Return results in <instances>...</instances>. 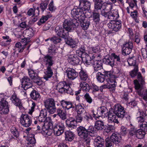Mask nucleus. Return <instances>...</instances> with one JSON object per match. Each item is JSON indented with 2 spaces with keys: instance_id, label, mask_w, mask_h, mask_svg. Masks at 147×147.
<instances>
[{
  "instance_id": "1",
  "label": "nucleus",
  "mask_w": 147,
  "mask_h": 147,
  "mask_svg": "<svg viewBox=\"0 0 147 147\" xmlns=\"http://www.w3.org/2000/svg\"><path fill=\"white\" fill-rule=\"evenodd\" d=\"M74 21L65 20L63 24V28L57 26L55 29V32L59 36L66 38L69 35V32L72 31L76 26Z\"/></svg>"
},
{
  "instance_id": "2",
  "label": "nucleus",
  "mask_w": 147,
  "mask_h": 147,
  "mask_svg": "<svg viewBox=\"0 0 147 147\" xmlns=\"http://www.w3.org/2000/svg\"><path fill=\"white\" fill-rule=\"evenodd\" d=\"M140 115L136 118L139 127L141 129L137 130L136 136L138 139H143L145 135V131H147V114L143 111H139Z\"/></svg>"
},
{
  "instance_id": "3",
  "label": "nucleus",
  "mask_w": 147,
  "mask_h": 147,
  "mask_svg": "<svg viewBox=\"0 0 147 147\" xmlns=\"http://www.w3.org/2000/svg\"><path fill=\"white\" fill-rule=\"evenodd\" d=\"M135 87L137 90V92L140 96L143 97V98L147 101V90H143L144 85L145 84L144 79L141 74L138 72L137 74V79L134 80Z\"/></svg>"
},
{
  "instance_id": "4",
  "label": "nucleus",
  "mask_w": 147,
  "mask_h": 147,
  "mask_svg": "<svg viewBox=\"0 0 147 147\" xmlns=\"http://www.w3.org/2000/svg\"><path fill=\"white\" fill-rule=\"evenodd\" d=\"M56 89L58 92L61 94L66 93L71 95L74 94L71 88L65 82H60L57 84Z\"/></svg>"
},
{
  "instance_id": "5",
  "label": "nucleus",
  "mask_w": 147,
  "mask_h": 147,
  "mask_svg": "<svg viewBox=\"0 0 147 147\" xmlns=\"http://www.w3.org/2000/svg\"><path fill=\"white\" fill-rule=\"evenodd\" d=\"M115 107V112L117 115L118 117L123 119L125 117L127 120H130V115L125 112L124 108L120 104H116Z\"/></svg>"
},
{
  "instance_id": "6",
  "label": "nucleus",
  "mask_w": 147,
  "mask_h": 147,
  "mask_svg": "<svg viewBox=\"0 0 147 147\" xmlns=\"http://www.w3.org/2000/svg\"><path fill=\"white\" fill-rule=\"evenodd\" d=\"M44 103L45 108L50 113L53 114L55 112V102L53 98H48L44 100Z\"/></svg>"
},
{
  "instance_id": "7",
  "label": "nucleus",
  "mask_w": 147,
  "mask_h": 147,
  "mask_svg": "<svg viewBox=\"0 0 147 147\" xmlns=\"http://www.w3.org/2000/svg\"><path fill=\"white\" fill-rule=\"evenodd\" d=\"M4 97V94L0 93V113L7 114L9 111L8 103Z\"/></svg>"
},
{
  "instance_id": "8",
  "label": "nucleus",
  "mask_w": 147,
  "mask_h": 147,
  "mask_svg": "<svg viewBox=\"0 0 147 147\" xmlns=\"http://www.w3.org/2000/svg\"><path fill=\"white\" fill-rule=\"evenodd\" d=\"M107 26L115 32L119 31L121 27V22L120 20H111L107 24Z\"/></svg>"
},
{
  "instance_id": "9",
  "label": "nucleus",
  "mask_w": 147,
  "mask_h": 147,
  "mask_svg": "<svg viewBox=\"0 0 147 147\" xmlns=\"http://www.w3.org/2000/svg\"><path fill=\"white\" fill-rule=\"evenodd\" d=\"M20 122L24 127H28L32 124V119L28 115L22 114L20 117Z\"/></svg>"
},
{
  "instance_id": "10",
  "label": "nucleus",
  "mask_w": 147,
  "mask_h": 147,
  "mask_svg": "<svg viewBox=\"0 0 147 147\" xmlns=\"http://www.w3.org/2000/svg\"><path fill=\"white\" fill-rule=\"evenodd\" d=\"M102 0L101 1H96L95 2V9H112L113 4L111 3H102Z\"/></svg>"
},
{
  "instance_id": "11",
  "label": "nucleus",
  "mask_w": 147,
  "mask_h": 147,
  "mask_svg": "<svg viewBox=\"0 0 147 147\" xmlns=\"http://www.w3.org/2000/svg\"><path fill=\"white\" fill-rule=\"evenodd\" d=\"M22 87L25 90L31 88L32 83L31 80L27 76H24L21 80Z\"/></svg>"
},
{
  "instance_id": "12",
  "label": "nucleus",
  "mask_w": 147,
  "mask_h": 147,
  "mask_svg": "<svg viewBox=\"0 0 147 147\" xmlns=\"http://www.w3.org/2000/svg\"><path fill=\"white\" fill-rule=\"evenodd\" d=\"M116 106V104H115L114 107V110L113 112H109V114L108 115V121L109 123H113L114 125L115 123L118 124L119 123V121L117 119H116L117 116V115L115 113V107Z\"/></svg>"
},
{
  "instance_id": "13",
  "label": "nucleus",
  "mask_w": 147,
  "mask_h": 147,
  "mask_svg": "<svg viewBox=\"0 0 147 147\" xmlns=\"http://www.w3.org/2000/svg\"><path fill=\"white\" fill-rule=\"evenodd\" d=\"M68 78L70 80H74L78 76V74L76 70L72 68H68L66 71Z\"/></svg>"
},
{
  "instance_id": "14",
  "label": "nucleus",
  "mask_w": 147,
  "mask_h": 147,
  "mask_svg": "<svg viewBox=\"0 0 147 147\" xmlns=\"http://www.w3.org/2000/svg\"><path fill=\"white\" fill-rule=\"evenodd\" d=\"M92 64L94 68V71L93 73L101 70L103 68L102 63L101 60L94 59Z\"/></svg>"
},
{
  "instance_id": "15",
  "label": "nucleus",
  "mask_w": 147,
  "mask_h": 147,
  "mask_svg": "<svg viewBox=\"0 0 147 147\" xmlns=\"http://www.w3.org/2000/svg\"><path fill=\"white\" fill-rule=\"evenodd\" d=\"M104 143V140L100 136L97 137L94 140V144L95 147H103Z\"/></svg>"
},
{
  "instance_id": "16",
  "label": "nucleus",
  "mask_w": 147,
  "mask_h": 147,
  "mask_svg": "<svg viewBox=\"0 0 147 147\" xmlns=\"http://www.w3.org/2000/svg\"><path fill=\"white\" fill-rule=\"evenodd\" d=\"M27 42L25 44H22L20 42H18L16 44L13 50L15 51L13 53L15 54L16 51L19 53H22L25 48L26 46L27 45Z\"/></svg>"
},
{
  "instance_id": "17",
  "label": "nucleus",
  "mask_w": 147,
  "mask_h": 147,
  "mask_svg": "<svg viewBox=\"0 0 147 147\" xmlns=\"http://www.w3.org/2000/svg\"><path fill=\"white\" fill-rule=\"evenodd\" d=\"M11 100L12 103L16 106H18L20 108L22 107L21 100L18 97L16 94H14L11 96Z\"/></svg>"
},
{
  "instance_id": "18",
  "label": "nucleus",
  "mask_w": 147,
  "mask_h": 147,
  "mask_svg": "<svg viewBox=\"0 0 147 147\" xmlns=\"http://www.w3.org/2000/svg\"><path fill=\"white\" fill-rule=\"evenodd\" d=\"M61 104L62 107L65 110H68L71 108L74 109V108L72 102L70 101L62 100L61 102Z\"/></svg>"
},
{
  "instance_id": "19",
  "label": "nucleus",
  "mask_w": 147,
  "mask_h": 147,
  "mask_svg": "<svg viewBox=\"0 0 147 147\" xmlns=\"http://www.w3.org/2000/svg\"><path fill=\"white\" fill-rule=\"evenodd\" d=\"M94 56L90 57L88 54L86 53L83 54L82 60L84 63L90 65L91 63H92V61L94 60Z\"/></svg>"
},
{
  "instance_id": "20",
  "label": "nucleus",
  "mask_w": 147,
  "mask_h": 147,
  "mask_svg": "<svg viewBox=\"0 0 147 147\" xmlns=\"http://www.w3.org/2000/svg\"><path fill=\"white\" fill-rule=\"evenodd\" d=\"M94 56L90 57L88 54L86 53L83 54L82 60L84 63L90 65L91 63H92V61L94 60Z\"/></svg>"
},
{
  "instance_id": "21",
  "label": "nucleus",
  "mask_w": 147,
  "mask_h": 147,
  "mask_svg": "<svg viewBox=\"0 0 147 147\" xmlns=\"http://www.w3.org/2000/svg\"><path fill=\"white\" fill-rule=\"evenodd\" d=\"M77 130L78 136L81 138L86 137L88 135L87 129L83 126H79L77 128Z\"/></svg>"
},
{
  "instance_id": "22",
  "label": "nucleus",
  "mask_w": 147,
  "mask_h": 147,
  "mask_svg": "<svg viewBox=\"0 0 147 147\" xmlns=\"http://www.w3.org/2000/svg\"><path fill=\"white\" fill-rule=\"evenodd\" d=\"M81 60L80 58L77 55H74L73 57H69L68 59V62L73 65L79 64Z\"/></svg>"
},
{
  "instance_id": "23",
  "label": "nucleus",
  "mask_w": 147,
  "mask_h": 147,
  "mask_svg": "<svg viewBox=\"0 0 147 147\" xmlns=\"http://www.w3.org/2000/svg\"><path fill=\"white\" fill-rule=\"evenodd\" d=\"M46 71L45 72V75L43 78L47 80L49 78H50L53 76V72L51 68V66H47Z\"/></svg>"
},
{
  "instance_id": "24",
  "label": "nucleus",
  "mask_w": 147,
  "mask_h": 147,
  "mask_svg": "<svg viewBox=\"0 0 147 147\" xmlns=\"http://www.w3.org/2000/svg\"><path fill=\"white\" fill-rule=\"evenodd\" d=\"M66 123L67 127L73 129L76 128L77 125L76 121L74 119H67L66 121Z\"/></svg>"
},
{
  "instance_id": "25",
  "label": "nucleus",
  "mask_w": 147,
  "mask_h": 147,
  "mask_svg": "<svg viewBox=\"0 0 147 147\" xmlns=\"http://www.w3.org/2000/svg\"><path fill=\"white\" fill-rule=\"evenodd\" d=\"M33 30L31 28H29L24 30L23 32V35L28 39H30L34 35Z\"/></svg>"
},
{
  "instance_id": "26",
  "label": "nucleus",
  "mask_w": 147,
  "mask_h": 147,
  "mask_svg": "<svg viewBox=\"0 0 147 147\" xmlns=\"http://www.w3.org/2000/svg\"><path fill=\"white\" fill-rule=\"evenodd\" d=\"M101 12L102 16L105 17L109 19L112 20L115 19V16L111 10L108 11H106L105 10H102Z\"/></svg>"
},
{
  "instance_id": "27",
  "label": "nucleus",
  "mask_w": 147,
  "mask_h": 147,
  "mask_svg": "<svg viewBox=\"0 0 147 147\" xmlns=\"http://www.w3.org/2000/svg\"><path fill=\"white\" fill-rule=\"evenodd\" d=\"M45 63L46 67L52 66L53 64V57L49 55L45 56L43 59Z\"/></svg>"
},
{
  "instance_id": "28",
  "label": "nucleus",
  "mask_w": 147,
  "mask_h": 147,
  "mask_svg": "<svg viewBox=\"0 0 147 147\" xmlns=\"http://www.w3.org/2000/svg\"><path fill=\"white\" fill-rule=\"evenodd\" d=\"M65 138L66 141L71 142L73 140L74 137V134L70 131H67L65 133Z\"/></svg>"
},
{
  "instance_id": "29",
  "label": "nucleus",
  "mask_w": 147,
  "mask_h": 147,
  "mask_svg": "<svg viewBox=\"0 0 147 147\" xmlns=\"http://www.w3.org/2000/svg\"><path fill=\"white\" fill-rule=\"evenodd\" d=\"M75 107L76 110L77 111V115L83 116L86 113L85 110L80 104L76 105Z\"/></svg>"
},
{
  "instance_id": "30",
  "label": "nucleus",
  "mask_w": 147,
  "mask_h": 147,
  "mask_svg": "<svg viewBox=\"0 0 147 147\" xmlns=\"http://www.w3.org/2000/svg\"><path fill=\"white\" fill-rule=\"evenodd\" d=\"M90 3L87 1V0H80L79 7L81 5L83 7H81L80 9H82L83 8L85 9H90Z\"/></svg>"
},
{
  "instance_id": "31",
  "label": "nucleus",
  "mask_w": 147,
  "mask_h": 147,
  "mask_svg": "<svg viewBox=\"0 0 147 147\" xmlns=\"http://www.w3.org/2000/svg\"><path fill=\"white\" fill-rule=\"evenodd\" d=\"M103 61L107 65L113 67L114 65V61L112 58L110 56H106L103 59Z\"/></svg>"
},
{
  "instance_id": "32",
  "label": "nucleus",
  "mask_w": 147,
  "mask_h": 147,
  "mask_svg": "<svg viewBox=\"0 0 147 147\" xmlns=\"http://www.w3.org/2000/svg\"><path fill=\"white\" fill-rule=\"evenodd\" d=\"M110 138L113 142L115 144L119 143L121 140V137L118 134L114 133L111 136Z\"/></svg>"
},
{
  "instance_id": "33",
  "label": "nucleus",
  "mask_w": 147,
  "mask_h": 147,
  "mask_svg": "<svg viewBox=\"0 0 147 147\" xmlns=\"http://www.w3.org/2000/svg\"><path fill=\"white\" fill-rule=\"evenodd\" d=\"M80 79L81 80L86 81L88 78V75L86 71L83 69H81L79 73Z\"/></svg>"
},
{
  "instance_id": "34",
  "label": "nucleus",
  "mask_w": 147,
  "mask_h": 147,
  "mask_svg": "<svg viewBox=\"0 0 147 147\" xmlns=\"http://www.w3.org/2000/svg\"><path fill=\"white\" fill-rule=\"evenodd\" d=\"M30 96L31 98L34 100H39L41 96L39 92L34 90H33L30 94Z\"/></svg>"
},
{
  "instance_id": "35",
  "label": "nucleus",
  "mask_w": 147,
  "mask_h": 147,
  "mask_svg": "<svg viewBox=\"0 0 147 147\" xmlns=\"http://www.w3.org/2000/svg\"><path fill=\"white\" fill-rule=\"evenodd\" d=\"M95 129V127L92 125L89 126L87 129L88 135H89L92 137L95 136L96 134V131Z\"/></svg>"
},
{
  "instance_id": "36",
  "label": "nucleus",
  "mask_w": 147,
  "mask_h": 147,
  "mask_svg": "<svg viewBox=\"0 0 147 147\" xmlns=\"http://www.w3.org/2000/svg\"><path fill=\"white\" fill-rule=\"evenodd\" d=\"M52 16L50 15H47L42 16L39 21L37 22V24L38 26H40L42 24L45 23Z\"/></svg>"
},
{
  "instance_id": "37",
  "label": "nucleus",
  "mask_w": 147,
  "mask_h": 147,
  "mask_svg": "<svg viewBox=\"0 0 147 147\" xmlns=\"http://www.w3.org/2000/svg\"><path fill=\"white\" fill-rule=\"evenodd\" d=\"M94 127L98 130H102L105 128L103 122L101 121H96L94 124Z\"/></svg>"
},
{
  "instance_id": "38",
  "label": "nucleus",
  "mask_w": 147,
  "mask_h": 147,
  "mask_svg": "<svg viewBox=\"0 0 147 147\" xmlns=\"http://www.w3.org/2000/svg\"><path fill=\"white\" fill-rule=\"evenodd\" d=\"M80 85L81 89L86 92L88 91L90 89V87L89 84L85 82H81Z\"/></svg>"
},
{
  "instance_id": "39",
  "label": "nucleus",
  "mask_w": 147,
  "mask_h": 147,
  "mask_svg": "<svg viewBox=\"0 0 147 147\" xmlns=\"http://www.w3.org/2000/svg\"><path fill=\"white\" fill-rule=\"evenodd\" d=\"M81 27L84 30H87L90 25L89 19L88 18L84 19V22L80 23Z\"/></svg>"
},
{
  "instance_id": "40",
  "label": "nucleus",
  "mask_w": 147,
  "mask_h": 147,
  "mask_svg": "<svg viewBox=\"0 0 147 147\" xmlns=\"http://www.w3.org/2000/svg\"><path fill=\"white\" fill-rule=\"evenodd\" d=\"M57 115L63 120H64L67 118L66 113L60 108H58L57 110Z\"/></svg>"
},
{
  "instance_id": "41",
  "label": "nucleus",
  "mask_w": 147,
  "mask_h": 147,
  "mask_svg": "<svg viewBox=\"0 0 147 147\" xmlns=\"http://www.w3.org/2000/svg\"><path fill=\"white\" fill-rule=\"evenodd\" d=\"M10 131L12 135L11 136L12 138H17L19 137V133L17 129H16V127H12L11 128Z\"/></svg>"
},
{
  "instance_id": "42",
  "label": "nucleus",
  "mask_w": 147,
  "mask_h": 147,
  "mask_svg": "<svg viewBox=\"0 0 147 147\" xmlns=\"http://www.w3.org/2000/svg\"><path fill=\"white\" fill-rule=\"evenodd\" d=\"M101 114H102V117H107L109 114V112L107 109L104 107H101L99 108Z\"/></svg>"
},
{
  "instance_id": "43",
  "label": "nucleus",
  "mask_w": 147,
  "mask_h": 147,
  "mask_svg": "<svg viewBox=\"0 0 147 147\" xmlns=\"http://www.w3.org/2000/svg\"><path fill=\"white\" fill-rule=\"evenodd\" d=\"M96 78L98 81L100 82H103L105 80L104 75L100 72H98L96 74Z\"/></svg>"
},
{
  "instance_id": "44",
  "label": "nucleus",
  "mask_w": 147,
  "mask_h": 147,
  "mask_svg": "<svg viewBox=\"0 0 147 147\" xmlns=\"http://www.w3.org/2000/svg\"><path fill=\"white\" fill-rule=\"evenodd\" d=\"M136 56H133L132 57H129L127 60V61L129 65L130 66H136Z\"/></svg>"
},
{
  "instance_id": "45",
  "label": "nucleus",
  "mask_w": 147,
  "mask_h": 147,
  "mask_svg": "<svg viewBox=\"0 0 147 147\" xmlns=\"http://www.w3.org/2000/svg\"><path fill=\"white\" fill-rule=\"evenodd\" d=\"M64 129H61L59 128L54 127L53 131L55 135L59 136L61 135L64 132Z\"/></svg>"
},
{
  "instance_id": "46",
  "label": "nucleus",
  "mask_w": 147,
  "mask_h": 147,
  "mask_svg": "<svg viewBox=\"0 0 147 147\" xmlns=\"http://www.w3.org/2000/svg\"><path fill=\"white\" fill-rule=\"evenodd\" d=\"M29 75L32 80L38 76V74L33 70L29 69L28 70Z\"/></svg>"
},
{
  "instance_id": "47",
  "label": "nucleus",
  "mask_w": 147,
  "mask_h": 147,
  "mask_svg": "<svg viewBox=\"0 0 147 147\" xmlns=\"http://www.w3.org/2000/svg\"><path fill=\"white\" fill-rule=\"evenodd\" d=\"M93 20L96 23H98L100 20V14L94 11L92 13Z\"/></svg>"
},
{
  "instance_id": "48",
  "label": "nucleus",
  "mask_w": 147,
  "mask_h": 147,
  "mask_svg": "<svg viewBox=\"0 0 147 147\" xmlns=\"http://www.w3.org/2000/svg\"><path fill=\"white\" fill-rule=\"evenodd\" d=\"M28 142L27 143L29 147H32L31 145L35 144L36 142L34 135H32L31 137L28 138Z\"/></svg>"
},
{
  "instance_id": "49",
  "label": "nucleus",
  "mask_w": 147,
  "mask_h": 147,
  "mask_svg": "<svg viewBox=\"0 0 147 147\" xmlns=\"http://www.w3.org/2000/svg\"><path fill=\"white\" fill-rule=\"evenodd\" d=\"M27 14L29 16H37L39 15V11L38 10H28Z\"/></svg>"
},
{
  "instance_id": "50",
  "label": "nucleus",
  "mask_w": 147,
  "mask_h": 147,
  "mask_svg": "<svg viewBox=\"0 0 147 147\" xmlns=\"http://www.w3.org/2000/svg\"><path fill=\"white\" fill-rule=\"evenodd\" d=\"M66 43L72 48L75 47L76 46V42L72 38H68L66 42Z\"/></svg>"
},
{
  "instance_id": "51",
  "label": "nucleus",
  "mask_w": 147,
  "mask_h": 147,
  "mask_svg": "<svg viewBox=\"0 0 147 147\" xmlns=\"http://www.w3.org/2000/svg\"><path fill=\"white\" fill-rule=\"evenodd\" d=\"M105 141L106 147H111L113 146L114 144L110 137L106 138Z\"/></svg>"
},
{
  "instance_id": "52",
  "label": "nucleus",
  "mask_w": 147,
  "mask_h": 147,
  "mask_svg": "<svg viewBox=\"0 0 147 147\" xmlns=\"http://www.w3.org/2000/svg\"><path fill=\"white\" fill-rule=\"evenodd\" d=\"M47 119V117H46L43 116L42 117L40 115H39L36 118L37 120L38 121V123H46L48 122Z\"/></svg>"
},
{
  "instance_id": "53",
  "label": "nucleus",
  "mask_w": 147,
  "mask_h": 147,
  "mask_svg": "<svg viewBox=\"0 0 147 147\" xmlns=\"http://www.w3.org/2000/svg\"><path fill=\"white\" fill-rule=\"evenodd\" d=\"M114 82V83L113 84H112L111 82H110L111 83H110L109 82H107L106 84V85L107 86V88L109 89L111 88L112 90H115V87H116V82H115V80H113Z\"/></svg>"
},
{
  "instance_id": "54",
  "label": "nucleus",
  "mask_w": 147,
  "mask_h": 147,
  "mask_svg": "<svg viewBox=\"0 0 147 147\" xmlns=\"http://www.w3.org/2000/svg\"><path fill=\"white\" fill-rule=\"evenodd\" d=\"M84 97L88 103L91 104L92 102L93 99L89 94L87 93H86L84 95Z\"/></svg>"
},
{
  "instance_id": "55",
  "label": "nucleus",
  "mask_w": 147,
  "mask_h": 147,
  "mask_svg": "<svg viewBox=\"0 0 147 147\" xmlns=\"http://www.w3.org/2000/svg\"><path fill=\"white\" fill-rule=\"evenodd\" d=\"M104 75L105 78L107 80H108L110 82H111V80H113L112 78H115V76L109 72L106 73Z\"/></svg>"
},
{
  "instance_id": "56",
  "label": "nucleus",
  "mask_w": 147,
  "mask_h": 147,
  "mask_svg": "<svg viewBox=\"0 0 147 147\" xmlns=\"http://www.w3.org/2000/svg\"><path fill=\"white\" fill-rule=\"evenodd\" d=\"M82 11L80 10H72L71 14L73 17H75L77 18L79 15L81 13Z\"/></svg>"
},
{
  "instance_id": "57",
  "label": "nucleus",
  "mask_w": 147,
  "mask_h": 147,
  "mask_svg": "<svg viewBox=\"0 0 147 147\" xmlns=\"http://www.w3.org/2000/svg\"><path fill=\"white\" fill-rule=\"evenodd\" d=\"M54 127L65 129V125L63 122L61 121H57L55 124Z\"/></svg>"
},
{
  "instance_id": "58",
  "label": "nucleus",
  "mask_w": 147,
  "mask_h": 147,
  "mask_svg": "<svg viewBox=\"0 0 147 147\" xmlns=\"http://www.w3.org/2000/svg\"><path fill=\"white\" fill-rule=\"evenodd\" d=\"M33 82L36 84L40 86L42 84L43 82L42 80L39 78L38 76L36 77L32 80Z\"/></svg>"
},
{
  "instance_id": "59",
  "label": "nucleus",
  "mask_w": 147,
  "mask_h": 147,
  "mask_svg": "<svg viewBox=\"0 0 147 147\" xmlns=\"http://www.w3.org/2000/svg\"><path fill=\"white\" fill-rule=\"evenodd\" d=\"M137 130L134 127L131 128L129 131L128 136L130 137H131L134 135H136Z\"/></svg>"
},
{
  "instance_id": "60",
  "label": "nucleus",
  "mask_w": 147,
  "mask_h": 147,
  "mask_svg": "<svg viewBox=\"0 0 147 147\" xmlns=\"http://www.w3.org/2000/svg\"><path fill=\"white\" fill-rule=\"evenodd\" d=\"M133 48H126L123 47V54L125 55H128L129 54Z\"/></svg>"
},
{
  "instance_id": "61",
  "label": "nucleus",
  "mask_w": 147,
  "mask_h": 147,
  "mask_svg": "<svg viewBox=\"0 0 147 147\" xmlns=\"http://www.w3.org/2000/svg\"><path fill=\"white\" fill-rule=\"evenodd\" d=\"M138 13L137 11L135 10L131 12V16L134 18L135 22L137 23H138V20L137 19Z\"/></svg>"
},
{
  "instance_id": "62",
  "label": "nucleus",
  "mask_w": 147,
  "mask_h": 147,
  "mask_svg": "<svg viewBox=\"0 0 147 147\" xmlns=\"http://www.w3.org/2000/svg\"><path fill=\"white\" fill-rule=\"evenodd\" d=\"M92 112L93 113L92 116L96 119H97L99 117L101 116H102V114L101 113L99 108H98L97 110L96 114V113H94V111H92Z\"/></svg>"
},
{
  "instance_id": "63",
  "label": "nucleus",
  "mask_w": 147,
  "mask_h": 147,
  "mask_svg": "<svg viewBox=\"0 0 147 147\" xmlns=\"http://www.w3.org/2000/svg\"><path fill=\"white\" fill-rule=\"evenodd\" d=\"M138 71V65L135 66L134 69L132 70L130 73L131 76L132 77H135L137 75Z\"/></svg>"
},
{
  "instance_id": "64",
  "label": "nucleus",
  "mask_w": 147,
  "mask_h": 147,
  "mask_svg": "<svg viewBox=\"0 0 147 147\" xmlns=\"http://www.w3.org/2000/svg\"><path fill=\"white\" fill-rule=\"evenodd\" d=\"M51 41L55 44H57V43L60 42L61 39L57 37L54 36L51 38Z\"/></svg>"
}]
</instances>
